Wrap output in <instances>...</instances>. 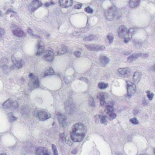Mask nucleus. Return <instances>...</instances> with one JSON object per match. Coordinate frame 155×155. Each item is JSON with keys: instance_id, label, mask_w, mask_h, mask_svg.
Instances as JSON below:
<instances>
[{"instance_id": "a211bd4d", "label": "nucleus", "mask_w": 155, "mask_h": 155, "mask_svg": "<svg viewBox=\"0 0 155 155\" xmlns=\"http://www.w3.org/2000/svg\"><path fill=\"white\" fill-rule=\"evenodd\" d=\"M14 35L18 38H22L25 35V34L20 28L12 29Z\"/></svg>"}, {"instance_id": "58836bf2", "label": "nucleus", "mask_w": 155, "mask_h": 155, "mask_svg": "<svg viewBox=\"0 0 155 155\" xmlns=\"http://www.w3.org/2000/svg\"><path fill=\"white\" fill-rule=\"evenodd\" d=\"M147 97L150 100H152L154 96V94L153 93L151 92L150 91H148L147 92Z\"/></svg>"}, {"instance_id": "f03ea898", "label": "nucleus", "mask_w": 155, "mask_h": 155, "mask_svg": "<svg viewBox=\"0 0 155 155\" xmlns=\"http://www.w3.org/2000/svg\"><path fill=\"white\" fill-rule=\"evenodd\" d=\"M114 108L111 103L108 104L106 103V106L105 107V112L107 114V116L103 115L102 114H101L99 115L95 116L94 119H95L97 122V120L96 118H98L100 119V122L101 123L104 124V125H106L107 122V120L109 119L110 120H112L116 116V114L114 113Z\"/></svg>"}, {"instance_id": "4468645a", "label": "nucleus", "mask_w": 155, "mask_h": 155, "mask_svg": "<svg viewBox=\"0 0 155 155\" xmlns=\"http://www.w3.org/2000/svg\"><path fill=\"white\" fill-rule=\"evenodd\" d=\"M36 155H50V152L46 147H39L36 149Z\"/></svg>"}, {"instance_id": "f704fd0d", "label": "nucleus", "mask_w": 155, "mask_h": 155, "mask_svg": "<svg viewBox=\"0 0 155 155\" xmlns=\"http://www.w3.org/2000/svg\"><path fill=\"white\" fill-rule=\"evenodd\" d=\"M107 84L103 82L100 83L98 86V87L101 89H104L107 87Z\"/></svg>"}, {"instance_id": "603ef678", "label": "nucleus", "mask_w": 155, "mask_h": 155, "mask_svg": "<svg viewBox=\"0 0 155 155\" xmlns=\"http://www.w3.org/2000/svg\"><path fill=\"white\" fill-rule=\"evenodd\" d=\"M148 101L145 98H144L142 100V104L144 106H145L148 105Z\"/></svg>"}, {"instance_id": "09e8293b", "label": "nucleus", "mask_w": 155, "mask_h": 155, "mask_svg": "<svg viewBox=\"0 0 155 155\" xmlns=\"http://www.w3.org/2000/svg\"><path fill=\"white\" fill-rule=\"evenodd\" d=\"M70 77L69 76L65 77L64 78V82L67 84H69L70 83V81L69 80Z\"/></svg>"}, {"instance_id": "c03bdc74", "label": "nucleus", "mask_w": 155, "mask_h": 155, "mask_svg": "<svg viewBox=\"0 0 155 155\" xmlns=\"http://www.w3.org/2000/svg\"><path fill=\"white\" fill-rule=\"evenodd\" d=\"M59 141H61L63 142L65 139V134L64 133L60 134L59 135Z\"/></svg>"}, {"instance_id": "de8ad7c7", "label": "nucleus", "mask_w": 155, "mask_h": 155, "mask_svg": "<svg viewBox=\"0 0 155 155\" xmlns=\"http://www.w3.org/2000/svg\"><path fill=\"white\" fill-rule=\"evenodd\" d=\"M77 80H79L81 81L86 82L87 83L88 82V80L85 77H83L81 76V78H78Z\"/></svg>"}, {"instance_id": "e433bc0d", "label": "nucleus", "mask_w": 155, "mask_h": 155, "mask_svg": "<svg viewBox=\"0 0 155 155\" xmlns=\"http://www.w3.org/2000/svg\"><path fill=\"white\" fill-rule=\"evenodd\" d=\"M107 38L110 43H112L113 41L114 36L112 33H109L107 35Z\"/></svg>"}, {"instance_id": "a878e982", "label": "nucleus", "mask_w": 155, "mask_h": 155, "mask_svg": "<svg viewBox=\"0 0 155 155\" xmlns=\"http://www.w3.org/2000/svg\"><path fill=\"white\" fill-rule=\"evenodd\" d=\"M99 92H97V94H98V95L100 94V95H97V99L100 100V104L101 105H104L105 102L104 100V97L103 96V94L98 93Z\"/></svg>"}, {"instance_id": "aec40b11", "label": "nucleus", "mask_w": 155, "mask_h": 155, "mask_svg": "<svg viewBox=\"0 0 155 155\" xmlns=\"http://www.w3.org/2000/svg\"><path fill=\"white\" fill-rule=\"evenodd\" d=\"M12 64L13 65L11 66V67H10V69L13 70L15 69L16 67H17L18 69L22 67L24 65V61H22V60H20L18 63H16V64Z\"/></svg>"}, {"instance_id": "9d476101", "label": "nucleus", "mask_w": 155, "mask_h": 155, "mask_svg": "<svg viewBox=\"0 0 155 155\" xmlns=\"http://www.w3.org/2000/svg\"><path fill=\"white\" fill-rule=\"evenodd\" d=\"M54 118L58 119L61 127H65L67 125L66 121V117L64 116V114L61 112H56L54 115Z\"/></svg>"}, {"instance_id": "7ed1b4c3", "label": "nucleus", "mask_w": 155, "mask_h": 155, "mask_svg": "<svg viewBox=\"0 0 155 155\" xmlns=\"http://www.w3.org/2000/svg\"><path fill=\"white\" fill-rule=\"evenodd\" d=\"M18 105L17 101L9 100H8L3 104L2 107L4 110L6 111V114H8L10 122H11L16 119V117L13 116V113L15 111L16 108H17Z\"/></svg>"}, {"instance_id": "412c9836", "label": "nucleus", "mask_w": 155, "mask_h": 155, "mask_svg": "<svg viewBox=\"0 0 155 155\" xmlns=\"http://www.w3.org/2000/svg\"><path fill=\"white\" fill-rule=\"evenodd\" d=\"M40 2L38 0H34L30 3L31 9L34 10L37 9L40 6Z\"/></svg>"}, {"instance_id": "49530a36", "label": "nucleus", "mask_w": 155, "mask_h": 155, "mask_svg": "<svg viewBox=\"0 0 155 155\" xmlns=\"http://www.w3.org/2000/svg\"><path fill=\"white\" fill-rule=\"evenodd\" d=\"M74 54L76 57L78 58L82 56L83 54H81L80 51H76L74 52Z\"/></svg>"}, {"instance_id": "5fc2aeb1", "label": "nucleus", "mask_w": 155, "mask_h": 155, "mask_svg": "<svg viewBox=\"0 0 155 155\" xmlns=\"http://www.w3.org/2000/svg\"><path fill=\"white\" fill-rule=\"evenodd\" d=\"M5 32V31L3 28H0V37L2 36Z\"/></svg>"}, {"instance_id": "052dcab7", "label": "nucleus", "mask_w": 155, "mask_h": 155, "mask_svg": "<svg viewBox=\"0 0 155 155\" xmlns=\"http://www.w3.org/2000/svg\"><path fill=\"white\" fill-rule=\"evenodd\" d=\"M82 6V5L81 4H77L75 5L74 6V7L76 9H79L81 8Z\"/></svg>"}, {"instance_id": "f8f14e48", "label": "nucleus", "mask_w": 155, "mask_h": 155, "mask_svg": "<svg viewBox=\"0 0 155 155\" xmlns=\"http://www.w3.org/2000/svg\"><path fill=\"white\" fill-rule=\"evenodd\" d=\"M128 96L130 97L133 95L135 92L136 85L128 80L126 81Z\"/></svg>"}, {"instance_id": "864d4df0", "label": "nucleus", "mask_w": 155, "mask_h": 155, "mask_svg": "<svg viewBox=\"0 0 155 155\" xmlns=\"http://www.w3.org/2000/svg\"><path fill=\"white\" fill-rule=\"evenodd\" d=\"M15 13V11L13 10V8H8V9H7L6 11V13L8 14H10L11 13Z\"/></svg>"}, {"instance_id": "2f4dec72", "label": "nucleus", "mask_w": 155, "mask_h": 155, "mask_svg": "<svg viewBox=\"0 0 155 155\" xmlns=\"http://www.w3.org/2000/svg\"><path fill=\"white\" fill-rule=\"evenodd\" d=\"M64 48H57L55 50V53H56V55H61L63 54L65 52V51L64 50Z\"/></svg>"}, {"instance_id": "69168bd1", "label": "nucleus", "mask_w": 155, "mask_h": 155, "mask_svg": "<svg viewBox=\"0 0 155 155\" xmlns=\"http://www.w3.org/2000/svg\"><path fill=\"white\" fill-rule=\"evenodd\" d=\"M130 53V52L128 51H124V55H128Z\"/></svg>"}, {"instance_id": "20e7f679", "label": "nucleus", "mask_w": 155, "mask_h": 155, "mask_svg": "<svg viewBox=\"0 0 155 155\" xmlns=\"http://www.w3.org/2000/svg\"><path fill=\"white\" fill-rule=\"evenodd\" d=\"M116 9V7L114 5L111 6L108 10L105 11L104 15L107 19L112 21L115 18L118 20L121 17L122 13L119 11L117 12Z\"/></svg>"}, {"instance_id": "423d86ee", "label": "nucleus", "mask_w": 155, "mask_h": 155, "mask_svg": "<svg viewBox=\"0 0 155 155\" xmlns=\"http://www.w3.org/2000/svg\"><path fill=\"white\" fill-rule=\"evenodd\" d=\"M116 73L119 77L125 78L126 81L128 80L127 78L130 79L132 78V77L130 75V70L127 68H119Z\"/></svg>"}, {"instance_id": "680f3d73", "label": "nucleus", "mask_w": 155, "mask_h": 155, "mask_svg": "<svg viewBox=\"0 0 155 155\" xmlns=\"http://www.w3.org/2000/svg\"><path fill=\"white\" fill-rule=\"evenodd\" d=\"M140 29V28H137L136 27H134V32L135 33L138 32Z\"/></svg>"}, {"instance_id": "4be33fe9", "label": "nucleus", "mask_w": 155, "mask_h": 155, "mask_svg": "<svg viewBox=\"0 0 155 155\" xmlns=\"http://www.w3.org/2000/svg\"><path fill=\"white\" fill-rule=\"evenodd\" d=\"M64 105L65 108L73 107V102L72 99H71V98L70 97H69V98L67 99V101L64 102Z\"/></svg>"}, {"instance_id": "13d9d810", "label": "nucleus", "mask_w": 155, "mask_h": 155, "mask_svg": "<svg viewBox=\"0 0 155 155\" xmlns=\"http://www.w3.org/2000/svg\"><path fill=\"white\" fill-rule=\"evenodd\" d=\"M56 75L58 76H59L61 80V81H63V75L61 73V72H59L56 73Z\"/></svg>"}, {"instance_id": "3c124183", "label": "nucleus", "mask_w": 155, "mask_h": 155, "mask_svg": "<svg viewBox=\"0 0 155 155\" xmlns=\"http://www.w3.org/2000/svg\"><path fill=\"white\" fill-rule=\"evenodd\" d=\"M130 121L133 124H135L138 123V121L137 119L135 118L131 119L130 120Z\"/></svg>"}, {"instance_id": "6ab92c4d", "label": "nucleus", "mask_w": 155, "mask_h": 155, "mask_svg": "<svg viewBox=\"0 0 155 155\" xmlns=\"http://www.w3.org/2000/svg\"><path fill=\"white\" fill-rule=\"evenodd\" d=\"M59 94H58L57 92L56 91L55 92H53L52 93V96L54 98H55L56 99H58V97H59V95L60 96H61L62 98H64L65 97V95L64 93V91H62V89H60L59 91Z\"/></svg>"}, {"instance_id": "6e6552de", "label": "nucleus", "mask_w": 155, "mask_h": 155, "mask_svg": "<svg viewBox=\"0 0 155 155\" xmlns=\"http://www.w3.org/2000/svg\"><path fill=\"white\" fill-rule=\"evenodd\" d=\"M24 145L22 148V151L20 152L21 155H31L30 151L31 150V148L33 147L32 143L28 141H24L22 142V143Z\"/></svg>"}, {"instance_id": "6e6d98bb", "label": "nucleus", "mask_w": 155, "mask_h": 155, "mask_svg": "<svg viewBox=\"0 0 155 155\" xmlns=\"http://www.w3.org/2000/svg\"><path fill=\"white\" fill-rule=\"evenodd\" d=\"M65 142L66 144H68L69 146H71L72 145V143L69 140L66 139V137L65 138Z\"/></svg>"}, {"instance_id": "8fccbe9b", "label": "nucleus", "mask_w": 155, "mask_h": 155, "mask_svg": "<svg viewBox=\"0 0 155 155\" xmlns=\"http://www.w3.org/2000/svg\"><path fill=\"white\" fill-rule=\"evenodd\" d=\"M149 71H155V63L154 64L150 66L148 69Z\"/></svg>"}, {"instance_id": "a18cd8bd", "label": "nucleus", "mask_w": 155, "mask_h": 155, "mask_svg": "<svg viewBox=\"0 0 155 155\" xmlns=\"http://www.w3.org/2000/svg\"><path fill=\"white\" fill-rule=\"evenodd\" d=\"M137 53V57H140L141 58H144L146 57H147V56L148 55L147 54H144L143 53H141L140 52L137 53Z\"/></svg>"}, {"instance_id": "7c9ffc66", "label": "nucleus", "mask_w": 155, "mask_h": 155, "mask_svg": "<svg viewBox=\"0 0 155 155\" xmlns=\"http://www.w3.org/2000/svg\"><path fill=\"white\" fill-rule=\"evenodd\" d=\"M51 150L52 151L53 155H59L56 145L55 144H52L51 145Z\"/></svg>"}, {"instance_id": "2eb2a0df", "label": "nucleus", "mask_w": 155, "mask_h": 155, "mask_svg": "<svg viewBox=\"0 0 155 155\" xmlns=\"http://www.w3.org/2000/svg\"><path fill=\"white\" fill-rule=\"evenodd\" d=\"M118 34L121 38H124L127 34V29L126 27L124 25L120 26L118 31Z\"/></svg>"}, {"instance_id": "c9c22d12", "label": "nucleus", "mask_w": 155, "mask_h": 155, "mask_svg": "<svg viewBox=\"0 0 155 155\" xmlns=\"http://www.w3.org/2000/svg\"><path fill=\"white\" fill-rule=\"evenodd\" d=\"M105 47L103 45H96L94 47L95 50L97 51L99 50L102 51L104 48Z\"/></svg>"}, {"instance_id": "5701e85b", "label": "nucleus", "mask_w": 155, "mask_h": 155, "mask_svg": "<svg viewBox=\"0 0 155 155\" xmlns=\"http://www.w3.org/2000/svg\"><path fill=\"white\" fill-rule=\"evenodd\" d=\"M140 0H130L129 2L130 6L132 8L137 7L139 4Z\"/></svg>"}, {"instance_id": "ea45409f", "label": "nucleus", "mask_w": 155, "mask_h": 155, "mask_svg": "<svg viewBox=\"0 0 155 155\" xmlns=\"http://www.w3.org/2000/svg\"><path fill=\"white\" fill-rule=\"evenodd\" d=\"M54 5V2L52 0L50 2H47L44 4V5L47 8L48 7L51 5Z\"/></svg>"}, {"instance_id": "4c0bfd02", "label": "nucleus", "mask_w": 155, "mask_h": 155, "mask_svg": "<svg viewBox=\"0 0 155 155\" xmlns=\"http://www.w3.org/2000/svg\"><path fill=\"white\" fill-rule=\"evenodd\" d=\"M134 33V27L130 28L127 31V34L129 36H132V35Z\"/></svg>"}, {"instance_id": "bb28decb", "label": "nucleus", "mask_w": 155, "mask_h": 155, "mask_svg": "<svg viewBox=\"0 0 155 155\" xmlns=\"http://www.w3.org/2000/svg\"><path fill=\"white\" fill-rule=\"evenodd\" d=\"M137 58V53H135L132 55H130L128 58L127 61L129 63H130Z\"/></svg>"}, {"instance_id": "473e14b6", "label": "nucleus", "mask_w": 155, "mask_h": 155, "mask_svg": "<svg viewBox=\"0 0 155 155\" xmlns=\"http://www.w3.org/2000/svg\"><path fill=\"white\" fill-rule=\"evenodd\" d=\"M19 146H17V143H16L15 144L12 146L9 147V149L11 150L14 151L15 152H16Z\"/></svg>"}, {"instance_id": "39448f33", "label": "nucleus", "mask_w": 155, "mask_h": 155, "mask_svg": "<svg viewBox=\"0 0 155 155\" xmlns=\"http://www.w3.org/2000/svg\"><path fill=\"white\" fill-rule=\"evenodd\" d=\"M28 76L29 80L28 84L30 90H32L36 88H39L40 86L37 77L34 76V74L32 73L30 74Z\"/></svg>"}, {"instance_id": "774afa93", "label": "nucleus", "mask_w": 155, "mask_h": 155, "mask_svg": "<svg viewBox=\"0 0 155 155\" xmlns=\"http://www.w3.org/2000/svg\"><path fill=\"white\" fill-rule=\"evenodd\" d=\"M77 152V151L75 150H73L71 151V153L73 154H75Z\"/></svg>"}, {"instance_id": "a19ab883", "label": "nucleus", "mask_w": 155, "mask_h": 155, "mask_svg": "<svg viewBox=\"0 0 155 155\" xmlns=\"http://www.w3.org/2000/svg\"><path fill=\"white\" fill-rule=\"evenodd\" d=\"M60 147V150L62 154H64L65 153L66 149L64 146L62 145L60 143L59 144Z\"/></svg>"}, {"instance_id": "0eeeda50", "label": "nucleus", "mask_w": 155, "mask_h": 155, "mask_svg": "<svg viewBox=\"0 0 155 155\" xmlns=\"http://www.w3.org/2000/svg\"><path fill=\"white\" fill-rule=\"evenodd\" d=\"M33 114L34 116L38 117L40 120H44L51 117L50 114H47L43 110H35L33 112Z\"/></svg>"}, {"instance_id": "f3484780", "label": "nucleus", "mask_w": 155, "mask_h": 155, "mask_svg": "<svg viewBox=\"0 0 155 155\" xmlns=\"http://www.w3.org/2000/svg\"><path fill=\"white\" fill-rule=\"evenodd\" d=\"M21 113L24 117L27 116L31 110L30 107L28 105H22L21 107Z\"/></svg>"}, {"instance_id": "e2e57ef3", "label": "nucleus", "mask_w": 155, "mask_h": 155, "mask_svg": "<svg viewBox=\"0 0 155 155\" xmlns=\"http://www.w3.org/2000/svg\"><path fill=\"white\" fill-rule=\"evenodd\" d=\"M132 38V36H131L130 37H129L128 38H125L124 39V42L126 43H127L128 41L130 40V39Z\"/></svg>"}, {"instance_id": "c756f323", "label": "nucleus", "mask_w": 155, "mask_h": 155, "mask_svg": "<svg viewBox=\"0 0 155 155\" xmlns=\"http://www.w3.org/2000/svg\"><path fill=\"white\" fill-rule=\"evenodd\" d=\"M54 73V71L52 68L50 67L49 69L46 70L45 73V76H47L52 74Z\"/></svg>"}, {"instance_id": "4d7b16f0", "label": "nucleus", "mask_w": 155, "mask_h": 155, "mask_svg": "<svg viewBox=\"0 0 155 155\" xmlns=\"http://www.w3.org/2000/svg\"><path fill=\"white\" fill-rule=\"evenodd\" d=\"M10 27L11 28H13V29H16L18 28V26L17 25H16L14 23L10 25Z\"/></svg>"}, {"instance_id": "b1692460", "label": "nucleus", "mask_w": 155, "mask_h": 155, "mask_svg": "<svg viewBox=\"0 0 155 155\" xmlns=\"http://www.w3.org/2000/svg\"><path fill=\"white\" fill-rule=\"evenodd\" d=\"M141 77V74L140 73L135 72L133 76V80L134 81H139L140 80Z\"/></svg>"}, {"instance_id": "cd10ccee", "label": "nucleus", "mask_w": 155, "mask_h": 155, "mask_svg": "<svg viewBox=\"0 0 155 155\" xmlns=\"http://www.w3.org/2000/svg\"><path fill=\"white\" fill-rule=\"evenodd\" d=\"M109 61V58L105 57H103L100 60V63L101 64V66L104 67V65L107 64Z\"/></svg>"}, {"instance_id": "1a4fd4ad", "label": "nucleus", "mask_w": 155, "mask_h": 155, "mask_svg": "<svg viewBox=\"0 0 155 155\" xmlns=\"http://www.w3.org/2000/svg\"><path fill=\"white\" fill-rule=\"evenodd\" d=\"M8 60L5 58H2L0 60V67L3 72L5 74H8L10 71V67L7 65Z\"/></svg>"}, {"instance_id": "dca6fc26", "label": "nucleus", "mask_w": 155, "mask_h": 155, "mask_svg": "<svg viewBox=\"0 0 155 155\" xmlns=\"http://www.w3.org/2000/svg\"><path fill=\"white\" fill-rule=\"evenodd\" d=\"M60 5L63 8L71 7L72 5V0H59Z\"/></svg>"}, {"instance_id": "72a5a7b5", "label": "nucleus", "mask_w": 155, "mask_h": 155, "mask_svg": "<svg viewBox=\"0 0 155 155\" xmlns=\"http://www.w3.org/2000/svg\"><path fill=\"white\" fill-rule=\"evenodd\" d=\"M9 60H12V63L16 64V63H18L19 60H17L16 58L15 57V55L13 54L11 55L10 58L9 59Z\"/></svg>"}, {"instance_id": "ddd939ff", "label": "nucleus", "mask_w": 155, "mask_h": 155, "mask_svg": "<svg viewBox=\"0 0 155 155\" xmlns=\"http://www.w3.org/2000/svg\"><path fill=\"white\" fill-rule=\"evenodd\" d=\"M41 54H42V58L43 59L48 61H51L53 59L54 53L51 51L45 50Z\"/></svg>"}, {"instance_id": "79ce46f5", "label": "nucleus", "mask_w": 155, "mask_h": 155, "mask_svg": "<svg viewBox=\"0 0 155 155\" xmlns=\"http://www.w3.org/2000/svg\"><path fill=\"white\" fill-rule=\"evenodd\" d=\"M70 109L69 110H66V113L68 115H71L72 114L74 113V107H71L69 108Z\"/></svg>"}, {"instance_id": "9b49d317", "label": "nucleus", "mask_w": 155, "mask_h": 155, "mask_svg": "<svg viewBox=\"0 0 155 155\" xmlns=\"http://www.w3.org/2000/svg\"><path fill=\"white\" fill-rule=\"evenodd\" d=\"M35 38L37 39V41H38L37 45H36V49H37L36 54L39 55L42 52L45 51V44L43 42L41 41V38L39 36L35 35Z\"/></svg>"}, {"instance_id": "393cba45", "label": "nucleus", "mask_w": 155, "mask_h": 155, "mask_svg": "<svg viewBox=\"0 0 155 155\" xmlns=\"http://www.w3.org/2000/svg\"><path fill=\"white\" fill-rule=\"evenodd\" d=\"M89 102L88 104L91 107H96L95 102L94 101V98H93L91 96L89 97V100L88 101Z\"/></svg>"}, {"instance_id": "f257e3e1", "label": "nucleus", "mask_w": 155, "mask_h": 155, "mask_svg": "<svg viewBox=\"0 0 155 155\" xmlns=\"http://www.w3.org/2000/svg\"><path fill=\"white\" fill-rule=\"evenodd\" d=\"M85 129L86 127L81 122L75 124L70 133L72 140L79 142L83 139L86 133Z\"/></svg>"}, {"instance_id": "338daca9", "label": "nucleus", "mask_w": 155, "mask_h": 155, "mask_svg": "<svg viewBox=\"0 0 155 155\" xmlns=\"http://www.w3.org/2000/svg\"><path fill=\"white\" fill-rule=\"evenodd\" d=\"M97 4H99L100 2H103L104 0H94Z\"/></svg>"}, {"instance_id": "37998d69", "label": "nucleus", "mask_w": 155, "mask_h": 155, "mask_svg": "<svg viewBox=\"0 0 155 155\" xmlns=\"http://www.w3.org/2000/svg\"><path fill=\"white\" fill-rule=\"evenodd\" d=\"M84 10L89 13L91 14L93 12V9L89 7L85 8Z\"/></svg>"}, {"instance_id": "bf43d9fd", "label": "nucleus", "mask_w": 155, "mask_h": 155, "mask_svg": "<svg viewBox=\"0 0 155 155\" xmlns=\"http://www.w3.org/2000/svg\"><path fill=\"white\" fill-rule=\"evenodd\" d=\"M134 43H135V44H134V45H135L136 46V47H137V46L136 45L137 44L139 45H141V43L140 42H139V41L138 40H134Z\"/></svg>"}, {"instance_id": "0e129e2a", "label": "nucleus", "mask_w": 155, "mask_h": 155, "mask_svg": "<svg viewBox=\"0 0 155 155\" xmlns=\"http://www.w3.org/2000/svg\"><path fill=\"white\" fill-rule=\"evenodd\" d=\"M81 76H81V74H80L78 73H77V74H76V76L75 77V78H76V79H77L78 78H81Z\"/></svg>"}, {"instance_id": "c85d7f7f", "label": "nucleus", "mask_w": 155, "mask_h": 155, "mask_svg": "<svg viewBox=\"0 0 155 155\" xmlns=\"http://www.w3.org/2000/svg\"><path fill=\"white\" fill-rule=\"evenodd\" d=\"M95 36H94L92 34L88 36L87 37H85L84 38L83 40L85 41H94L95 40Z\"/></svg>"}]
</instances>
